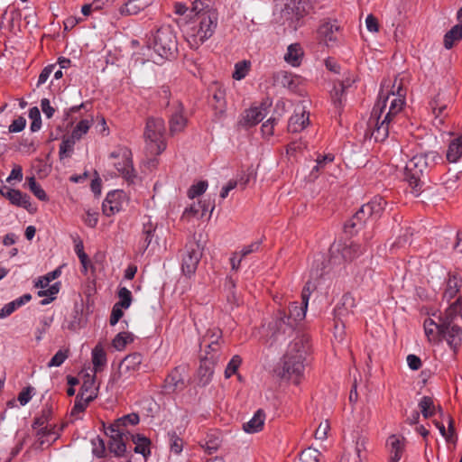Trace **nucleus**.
Wrapping results in <instances>:
<instances>
[{
    "label": "nucleus",
    "instance_id": "obj_47",
    "mask_svg": "<svg viewBox=\"0 0 462 462\" xmlns=\"http://www.w3.org/2000/svg\"><path fill=\"white\" fill-rule=\"evenodd\" d=\"M168 438L171 452L175 455H180L183 450V439L175 431L168 432Z\"/></svg>",
    "mask_w": 462,
    "mask_h": 462
},
{
    "label": "nucleus",
    "instance_id": "obj_37",
    "mask_svg": "<svg viewBox=\"0 0 462 462\" xmlns=\"http://www.w3.org/2000/svg\"><path fill=\"white\" fill-rule=\"evenodd\" d=\"M220 444L221 439L219 438V434L214 431L207 435L203 443H201V447L210 455L215 453L219 448Z\"/></svg>",
    "mask_w": 462,
    "mask_h": 462
},
{
    "label": "nucleus",
    "instance_id": "obj_13",
    "mask_svg": "<svg viewBox=\"0 0 462 462\" xmlns=\"http://www.w3.org/2000/svg\"><path fill=\"white\" fill-rule=\"evenodd\" d=\"M311 8L310 0H286L283 14L296 29L300 25V21L310 13Z\"/></svg>",
    "mask_w": 462,
    "mask_h": 462
},
{
    "label": "nucleus",
    "instance_id": "obj_55",
    "mask_svg": "<svg viewBox=\"0 0 462 462\" xmlns=\"http://www.w3.org/2000/svg\"><path fill=\"white\" fill-rule=\"evenodd\" d=\"M69 356V349L64 348L60 349L49 361L47 366L48 367H59L60 366L65 360Z\"/></svg>",
    "mask_w": 462,
    "mask_h": 462
},
{
    "label": "nucleus",
    "instance_id": "obj_6",
    "mask_svg": "<svg viewBox=\"0 0 462 462\" xmlns=\"http://www.w3.org/2000/svg\"><path fill=\"white\" fill-rule=\"evenodd\" d=\"M147 46L157 55V60L152 58L154 63L173 58L178 50L177 37L173 29L170 25H162L151 32Z\"/></svg>",
    "mask_w": 462,
    "mask_h": 462
},
{
    "label": "nucleus",
    "instance_id": "obj_5",
    "mask_svg": "<svg viewBox=\"0 0 462 462\" xmlns=\"http://www.w3.org/2000/svg\"><path fill=\"white\" fill-rule=\"evenodd\" d=\"M306 354L302 339L291 343L283 356L281 367L277 369L278 376L299 384L304 375Z\"/></svg>",
    "mask_w": 462,
    "mask_h": 462
},
{
    "label": "nucleus",
    "instance_id": "obj_61",
    "mask_svg": "<svg viewBox=\"0 0 462 462\" xmlns=\"http://www.w3.org/2000/svg\"><path fill=\"white\" fill-rule=\"evenodd\" d=\"M315 289V285L311 283V282H307L304 285L302 291H301V303L300 305L303 306V308L308 309L309 300L310 297Z\"/></svg>",
    "mask_w": 462,
    "mask_h": 462
},
{
    "label": "nucleus",
    "instance_id": "obj_17",
    "mask_svg": "<svg viewBox=\"0 0 462 462\" xmlns=\"http://www.w3.org/2000/svg\"><path fill=\"white\" fill-rule=\"evenodd\" d=\"M318 34L328 47H333L339 42L340 27L335 23L327 22L319 26Z\"/></svg>",
    "mask_w": 462,
    "mask_h": 462
},
{
    "label": "nucleus",
    "instance_id": "obj_12",
    "mask_svg": "<svg viewBox=\"0 0 462 462\" xmlns=\"http://www.w3.org/2000/svg\"><path fill=\"white\" fill-rule=\"evenodd\" d=\"M202 252L199 243L191 241L186 244L181 256V270L186 276L195 273L201 259Z\"/></svg>",
    "mask_w": 462,
    "mask_h": 462
},
{
    "label": "nucleus",
    "instance_id": "obj_54",
    "mask_svg": "<svg viewBox=\"0 0 462 462\" xmlns=\"http://www.w3.org/2000/svg\"><path fill=\"white\" fill-rule=\"evenodd\" d=\"M119 300L116 302L117 305L124 307L127 310L133 301L132 292L125 287H120L117 292Z\"/></svg>",
    "mask_w": 462,
    "mask_h": 462
},
{
    "label": "nucleus",
    "instance_id": "obj_31",
    "mask_svg": "<svg viewBox=\"0 0 462 462\" xmlns=\"http://www.w3.org/2000/svg\"><path fill=\"white\" fill-rule=\"evenodd\" d=\"M132 441L135 445L134 452L141 454L144 458H147L151 455V440L149 438L144 437L141 434L131 435Z\"/></svg>",
    "mask_w": 462,
    "mask_h": 462
},
{
    "label": "nucleus",
    "instance_id": "obj_22",
    "mask_svg": "<svg viewBox=\"0 0 462 462\" xmlns=\"http://www.w3.org/2000/svg\"><path fill=\"white\" fill-rule=\"evenodd\" d=\"M6 191L3 194V197L9 200L12 205L16 207L23 208L27 211H32V204L30 201V196L26 193H23L19 189L5 188Z\"/></svg>",
    "mask_w": 462,
    "mask_h": 462
},
{
    "label": "nucleus",
    "instance_id": "obj_39",
    "mask_svg": "<svg viewBox=\"0 0 462 462\" xmlns=\"http://www.w3.org/2000/svg\"><path fill=\"white\" fill-rule=\"evenodd\" d=\"M93 122V116L80 120L73 128L70 135L77 141L80 140L88 132Z\"/></svg>",
    "mask_w": 462,
    "mask_h": 462
},
{
    "label": "nucleus",
    "instance_id": "obj_57",
    "mask_svg": "<svg viewBox=\"0 0 462 462\" xmlns=\"http://www.w3.org/2000/svg\"><path fill=\"white\" fill-rule=\"evenodd\" d=\"M92 444V453L95 457L98 458H102L106 457V444L105 441L97 437L91 440Z\"/></svg>",
    "mask_w": 462,
    "mask_h": 462
},
{
    "label": "nucleus",
    "instance_id": "obj_62",
    "mask_svg": "<svg viewBox=\"0 0 462 462\" xmlns=\"http://www.w3.org/2000/svg\"><path fill=\"white\" fill-rule=\"evenodd\" d=\"M262 245V241L256 240L252 242L250 245H245L239 253L242 254L244 258L253 253H256L260 250Z\"/></svg>",
    "mask_w": 462,
    "mask_h": 462
},
{
    "label": "nucleus",
    "instance_id": "obj_10",
    "mask_svg": "<svg viewBox=\"0 0 462 462\" xmlns=\"http://www.w3.org/2000/svg\"><path fill=\"white\" fill-rule=\"evenodd\" d=\"M110 157L117 160L114 165L119 174L129 183H134L137 175L133 165L132 152L127 147H119L111 152Z\"/></svg>",
    "mask_w": 462,
    "mask_h": 462
},
{
    "label": "nucleus",
    "instance_id": "obj_48",
    "mask_svg": "<svg viewBox=\"0 0 462 462\" xmlns=\"http://www.w3.org/2000/svg\"><path fill=\"white\" fill-rule=\"evenodd\" d=\"M370 218L371 215L368 213V208H366L364 204L353 216L352 219L350 220V226L352 227L362 226Z\"/></svg>",
    "mask_w": 462,
    "mask_h": 462
},
{
    "label": "nucleus",
    "instance_id": "obj_44",
    "mask_svg": "<svg viewBox=\"0 0 462 462\" xmlns=\"http://www.w3.org/2000/svg\"><path fill=\"white\" fill-rule=\"evenodd\" d=\"M419 407L425 419L430 418L435 414L434 402L430 396H423L419 402Z\"/></svg>",
    "mask_w": 462,
    "mask_h": 462
},
{
    "label": "nucleus",
    "instance_id": "obj_14",
    "mask_svg": "<svg viewBox=\"0 0 462 462\" xmlns=\"http://www.w3.org/2000/svg\"><path fill=\"white\" fill-rule=\"evenodd\" d=\"M62 429V427L58 428L56 424L45 425L43 427H39L38 429H33V430H35V438L38 447L44 448L45 447L51 446L60 438Z\"/></svg>",
    "mask_w": 462,
    "mask_h": 462
},
{
    "label": "nucleus",
    "instance_id": "obj_7",
    "mask_svg": "<svg viewBox=\"0 0 462 462\" xmlns=\"http://www.w3.org/2000/svg\"><path fill=\"white\" fill-rule=\"evenodd\" d=\"M165 132V123L162 118L147 119L143 137L146 149L151 154L159 155L166 149Z\"/></svg>",
    "mask_w": 462,
    "mask_h": 462
},
{
    "label": "nucleus",
    "instance_id": "obj_64",
    "mask_svg": "<svg viewBox=\"0 0 462 462\" xmlns=\"http://www.w3.org/2000/svg\"><path fill=\"white\" fill-rule=\"evenodd\" d=\"M26 125V119L23 116H19L14 119L8 127L10 133L22 132Z\"/></svg>",
    "mask_w": 462,
    "mask_h": 462
},
{
    "label": "nucleus",
    "instance_id": "obj_21",
    "mask_svg": "<svg viewBox=\"0 0 462 462\" xmlns=\"http://www.w3.org/2000/svg\"><path fill=\"white\" fill-rule=\"evenodd\" d=\"M386 447L390 452L389 462H399L405 449V439L391 435L386 440Z\"/></svg>",
    "mask_w": 462,
    "mask_h": 462
},
{
    "label": "nucleus",
    "instance_id": "obj_30",
    "mask_svg": "<svg viewBox=\"0 0 462 462\" xmlns=\"http://www.w3.org/2000/svg\"><path fill=\"white\" fill-rule=\"evenodd\" d=\"M265 421V413L262 409L255 411L250 420L244 423L243 430L247 433H256L263 430Z\"/></svg>",
    "mask_w": 462,
    "mask_h": 462
},
{
    "label": "nucleus",
    "instance_id": "obj_33",
    "mask_svg": "<svg viewBox=\"0 0 462 462\" xmlns=\"http://www.w3.org/2000/svg\"><path fill=\"white\" fill-rule=\"evenodd\" d=\"M92 364L95 374L103 370L106 365V355L101 344H97L92 349Z\"/></svg>",
    "mask_w": 462,
    "mask_h": 462
},
{
    "label": "nucleus",
    "instance_id": "obj_58",
    "mask_svg": "<svg viewBox=\"0 0 462 462\" xmlns=\"http://www.w3.org/2000/svg\"><path fill=\"white\" fill-rule=\"evenodd\" d=\"M241 363L242 358L238 355H235L225 369V377L230 378L233 374H235L237 372Z\"/></svg>",
    "mask_w": 462,
    "mask_h": 462
},
{
    "label": "nucleus",
    "instance_id": "obj_8",
    "mask_svg": "<svg viewBox=\"0 0 462 462\" xmlns=\"http://www.w3.org/2000/svg\"><path fill=\"white\" fill-rule=\"evenodd\" d=\"M307 309L297 301H293L289 305V314L284 310H279L274 321L275 333L287 334L294 330L298 322L304 319Z\"/></svg>",
    "mask_w": 462,
    "mask_h": 462
},
{
    "label": "nucleus",
    "instance_id": "obj_53",
    "mask_svg": "<svg viewBox=\"0 0 462 462\" xmlns=\"http://www.w3.org/2000/svg\"><path fill=\"white\" fill-rule=\"evenodd\" d=\"M321 453L314 448H307L300 454L301 462H319Z\"/></svg>",
    "mask_w": 462,
    "mask_h": 462
},
{
    "label": "nucleus",
    "instance_id": "obj_9",
    "mask_svg": "<svg viewBox=\"0 0 462 462\" xmlns=\"http://www.w3.org/2000/svg\"><path fill=\"white\" fill-rule=\"evenodd\" d=\"M329 253L334 263H341L352 262L363 254V249L358 244L349 240L337 241L331 245Z\"/></svg>",
    "mask_w": 462,
    "mask_h": 462
},
{
    "label": "nucleus",
    "instance_id": "obj_2",
    "mask_svg": "<svg viewBox=\"0 0 462 462\" xmlns=\"http://www.w3.org/2000/svg\"><path fill=\"white\" fill-rule=\"evenodd\" d=\"M187 16L189 20L179 23L189 46L198 49L214 35L218 14L209 0H195Z\"/></svg>",
    "mask_w": 462,
    "mask_h": 462
},
{
    "label": "nucleus",
    "instance_id": "obj_35",
    "mask_svg": "<svg viewBox=\"0 0 462 462\" xmlns=\"http://www.w3.org/2000/svg\"><path fill=\"white\" fill-rule=\"evenodd\" d=\"M446 157L452 163L457 162L462 157V135L450 142Z\"/></svg>",
    "mask_w": 462,
    "mask_h": 462
},
{
    "label": "nucleus",
    "instance_id": "obj_25",
    "mask_svg": "<svg viewBox=\"0 0 462 462\" xmlns=\"http://www.w3.org/2000/svg\"><path fill=\"white\" fill-rule=\"evenodd\" d=\"M461 286V276L456 273H449L447 280L446 289L443 293V298L448 301L451 300L459 292Z\"/></svg>",
    "mask_w": 462,
    "mask_h": 462
},
{
    "label": "nucleus",
    "instance_id": "obj_42",
    "mask_svg": "<svg viewBox=\"0 0 462 462\" xmlns=\"http://www.w3.org/2000/svg\"><path fill=\"white\" fill-rule=\"evenodd\" d=\"M222 330L218 328H210L207 330L200 341V347L203 344L222 343Z\"/></svg>",
    "mask_w": 462,
    "mask_h": 462
},
{
    "label": "nucleus",
    "instance_id": "obj_20",
    "mask_svg": "<svg viewBox=\"0 0 462 462\" xmlns=\"http://www.w3.org/2000/svg\"><path fill=\"white\" fill-rule=\"evenodd\" d=\"M310 114L304 107H297L294 114L288 122V131L291 133H300L310 124Z\"/></svg>",
    "mask_w": 462,
    "mask_h": 462
},
{
    "label": "nucleus",
    "instance_id": "obj_3",
    "mask_svg": "<svg viewBox=\"0 0 462 462\" xmlns=\"http://www.w3.org/2000/svg\"><path fill=\"white\" fill-rule=\"evenodd\" d=\"M427 339L431 344L446 340L451 348L462 342V296L458 297L446 310L440 323L428 318L423 322Z\"/></svg>",
    "mask_w": 462,
    "mask_h": 462
},
{
    "label": "nucleus",
    "instance_id": "obj_51",
    "mask_svg": "<svg viewBox=\"0 0 462 462\" xmlns=\"http://www.w3.org/2000/svg\"><path fill=\"white\" fill-rule=\"evenodd\" d=\"M90 402H88V400H84V398H80V395L78 394L76 396L74 405L70 411V416L74 419H79V415L86 411Z\"/></svg>",
    "mask_w": 462,
    "mask_h": 462
},
{
    "label": "nucleus",
    "instance_id": "obj_49",
    "mask_svg": "<svg viewBox=\"0 0 462 462\" xmlns=\"http://www.w3.org/2000/svg\"><path fill=\"white\" fill-rule=\"evenodd\" d=\"M27 183L30 190L33 193V195L42 201H48L49 197L47 196L45 190L42 188V186L36 181L35 178L30 177L27 178Z\"/></svg>",
    "mask_w": 462,
    "mask_h": 462
},
{
    "label": "nucleus",
    "instance_id": "obj_34",
    "mask_svg": "<svg viewBox=\"0 0 462 462\" xmlns=\"http://www.w3.org/2000/svg\"><path fill=\"white\" fill-rule=\"evenodd\" d=\"M387 202L380 196H375L368 203L365 204L368 208V213L371 215L372 219H377L383 212Z\"/></svg>",
    "mask_w": 462,
    "mask_h": 462
},
{
    "label": "nucleus",
    "instance_id": "obj_59",
    "mask_svg": "<svg viewBox=\"0 0 462 462\" xmlns=\"http://www.w3.org/2000/svg\"><path fill=\"white\" fill-rule=\"evenodd\" d=\"M208 188V182L205 180H200L196 184H193L188 190V197L189 199H194L202 195Z\"/></svg>",
    "mask_w": 462,
    "mask_h": 462
},
{
    "label": "nucleus",
    "instance_id": "obj_15",
    "mask_svg": "<svg viewBox=\"0 0 462 462\" xmlns=\"http://www.w3.org/2000/svg\"><path fill=\"white\" fill-rule=\"evenodd\" d=\"M125 193L122 190L109 192L102 204L104 215L111 217L123 209L125 203Z\"/></svg>",
    "mask_w": 462,
    "mask_h": 462
},
{
    "label": "nucleus",
    "instance_id": "obj_43",
    "mask_svg": "<svg viewBox=\"0 0 462 462\" xmlns=\"http://www.w3.org/2000/svg\"><path fill=\"white\" fill-rule=\"evenodd\" d=\"M76 141L77 140L74 139L71 135L62 139L59 149V156L60 160L68 158L71 155L72 152L74 151Z\"/></svg>",
    "mask_w": 462,
    "mask_h": 462
},
{
    "label": "nucleus",
    "instance_id": "obj_23",
    "mask_svg": "<svg viewBox=\"0 0 462 462\" xmlns=\"http://www.w3.org/2000/svg\"><path fill=\"white\" fill-rule=\"evenodd\" d=\"M80 398L93 402L98 394V386L96 385V376L87 374L84 378L83 383L80 387L79 393Z\"/></svg>",
    "mask_w": 462,
    "mask_h": 462
},
{
    "label": "nucleus",
    "instance_id": "obj_18",
    "mask_svg": "<svg viewBox=\"0 0 462 462\" xmlns=\"http://www.w3.org/2000/svg\"><path fill=\"white\" fill-rule=\"evenodd\" d=\"M143 362V356L140 353H133L126 356L120 363L118 375L126 378L133 375L140 369Z\"/></svg>",
    "mask_w": 462,
    "mask_h": 462
},
{
    "label": "nucleus",
    "instance_id": "obj_63",
    "mask_svg": "<svg viewBox=\"0 0 462 462\" xmlns=\"http://www.w3.org/2000/svg\"><path fill=\"white\" fill-rule=\"evenodd\" d=\"M335 157L333 154L328 153L323 156H319L316 160L317 164L313 168V171H319L320 170L324 169L327 164L332 163Z\"/></svg>",
    "mask_w": 462,
    "mask_h": 462
},
{
    "label": "nucleus",
    "instance_id": "obj_56",
    "mask_svg": "<svg viewBox=\"0 0 462 462\" xmlns=\"http://www.w3.org/2000/svg\"><path fill=\"white\" fill-rule=\"evenodd\" d=\"M29 117L32 120L30 129L32 132H37L42 127V117L40 110L37 106L29 109Z\"/></svg>",
    "mask_w": 462,
    "mask_h": 462
},
{
    "label": "nucleus",
    "instance_id": "obj_1",
    "mask_svg": "<svg viewBox=\"0 0 462 462\" xmlns=\"http://www.w3.org/2000/svg\"><path fill=\"white\" fill-rule=\"evenodd\" d=\"M406 93L403 79L395 78L392 85L390 82L382 84L368 121L371 136L375 142H383L391 133H398L405 121L403 106Z\"/></svg>",
    "mask_w": 462,
    "mask_h": 462
},
{
    "label": "nucleus",
    "instance_id": "obj_50",
    "mask_svg": "<svg viewBox=\"0 0 462 462\" xmlns=\"http://www.w3.org/2000/svg\"><path fill=\"white\" fill-rule=\"evenodd\" d=\"M221 344L222 343L203 344L204 356L218 362L221 357Z\"/></svg>",
    "mask_w": 462,
    "mask_h": 462
},
{
    "label": "nucleus",
    "instance_id": "obj_16",
    "mask_svg": "<svg viewBox=\"0 0 462 462\" xmlns=\"http://www.w3.org/2000/svg\"><path fill=\"white\" fill-rule=\"evenodd\" d=\"M185 367L177 366L173 368L164 380L163 388L168 393L180 392L186 387Z\"/></svg>",
    "mask_w": 462,
    "mask_h": 462
},
{
    "label": "nucleus",
    "instance_id": "obj_27",
    "mask_svg": "<svg viewBox=\"0 0 462 462\" xmlns=\"http://www.w3.org/2000/svg\"><path fill=\"white\" fill-rule=\"evenodd\" d=\"M187 125V118L183 115V106L179 105L170 118V131L171 134L182 132Z\"/></svg>",
    "mask_w": 462,
    "mask_h": 462
},
{
    "label": "nucleus",
    "instance_id": "obj_38",
    "mask_svg": "<svg viewBox=\"0 0 462 462\" xmlns=\"http://www.w3.org/2000/svg\"><path fill=\"white\" fill-rule=\"evenodd\" d=\"M462 39V25L457 24L453 26L448 32L444 35V46L446 49L449 50L453 47L456 42H458Z\"/></svg>",
    "mask_w": 462,
    "mask_h": 462
},
{
    "label": "nucleus",
    "instance_id": "obj_52",
    "mask_svg": "<svg viewBox=\"0 0 462 462\" xmlns=\"http://www.w3.org/2000/svg\"><path fill=\"white\" fill-rule=\"evenodd\" d=\"M140 418L139 415L136 413H131L125 415L119 419H117L114 423L111 425H116L117 429H125L128 425H136L139 423Z\"/></svg>",
    "mask_w": 462,
    "mask_h": 462
},
{
    "label": "nucleus",
    "instance_id": "obj_11",
    "mask_svg": "<svg viewBox=\"0 0 462 462\" xmlns=\"http://www.w3.org/2000/svg\"><path fill=\"white\" fill-rule=\"evenodd\" d=\"M106 435L109 438L108 450L115 457H124L126 452V440L129 432L125 429H117L116 425H109L106 430Z\"/></svg>",
    "mask_w": 462,
    "mask_h": 462
},
{
    "label": "nucleus",
    "instance_id": "obj_26",
    "mask_svg": "<svg viewBox=\"0 0 462 462\" xmlns=\"http://www.w3.org/2000/svg\"><path fill=\"white\" fill-rule=\"evenodd\" d=\"M217 364V361L209 359L208 357L203 356L201 358L198 374L199 376V381L202 384H207L209 383L214 374L215 365Z\"/></svg>",
    "mask_w": 462,
    "mask_h": 462
},
{
    "label": "nucleus",
    "instance_id": "obj_45",
    "mask_svg": "<svg viewBox=\"0 0 462 462\" xmlns=\"http://www.w3.org/2000/svg\"><path fill=\"white\" fill-rule=\"evenodd\" d=\"M134 341V335L130 332L118 333L112 341L113 346L116 350H123L126 345Z\"/></svg>",
    "mask_w": 462,
    "mask_h": 462
},
{
    "label": "nucleus",
    "instance_id": "obj_60",
    "mask_svg": "<svg viewBox=\"0 0 462 462\" xmlns=\"http://www.w3.org/2000/svg\"><path fill=\"white\" fill-rule=\"evenodd\" d=\"M82 220L88 227L95 228L98 223V213L87 209L86 214L82 217Z\"/></svg>",
    "mask_w": 462,
    "mask_h": 462
},
{
    "label": "nucleus",
    "instance_id": "obj_36",
    "mask_svg": "<svg viewBox=\"0 0 462 462\" xmlns=\"http://www.w3.org/2000/svg\"><path fill=\"white\" fill-rule=\"evenodd\" d=\"M346 88L342 81H338L334 84L333 89L330 91L331 101L336 108L343 106Z\"/></svg>",
    "mask_w": 462,
    "mask_h": 462
},
{
    "label": "nucleus",
    "instance_id": "obj_40",
    "mask_svg": "<svg viewBox=\"0 0 462 462\" xmlns=\"http://www.w3.org/2000/svg\"><path fill=\"white\" fill-rule=\"evenodd\" d=\"M157 225L153 223L151 218H148L146 222H143V229H142V236L143 239V249H147L150 245L154 233L156 231Z\"/></svg>",
    "mask_w": 462,
    "mask_h": 462
},
{
    "label": "nucleus",
    "instance_id": "obj_32",
    "mask_svg": "<svg viewBox=\"0 0 462 462\" xmlns=\"http://www.w3.org/2000/svg\"><path fill=\"white\" fill-rule=\"evenodd\" d=\"M32 299V295L29 293L23 294V296L15 299L14 300L5 304L0 310V319H5L10 316L13 312L15 311L18 308L29 302Z\"/></svg>",
    "mask_w": 462,
    "mask_h": 462
},
{
    "label": "nucleus",
    "instance_id": "obj_24",
    "mask_svg": "<svg viewBox=\"0 0 462 462\" xmlns=\"http://www.w3.org/2000/svg\"><path fill=\"white\" fill-rule=\"evenodd\" d=\"M152 0H129L119 8L121 15H135L151 5Z\"/></svg>",
    "mask_w": 462,
    "mask_h": 462
},
{
    "label": "nucleus",
    "instance_id": "obj_4",
    "mask_svg": "<svg viewBox=\"0 0 462 462\" xmlns=\"http://www.w3.org/2000/svg\"><path fill=\"white\" fill-rule=\"evenodd\" d=\"M441 161V156L434 151L414 155L405 166L404 177L411 187V192L419 196L422 189V176Z\"/></svg>",
    "mask_w": 462,
    "mask_h": 462
},
{
    "label": "nucleus",
    "instance_id": "obj_46",
    "mask_svg": "<svg viewBox=\"0 0 462 462\" xmlns=\"http://www.w3.org/2000/svg\"><path fill=\"white\" fill-rule=\"evenodd\" d=\"M251 62L244 60L235 64V69L232 74V78L236 80H241L245 79L250 71Z\"/></svg>",
    "mask_w": 462,
    "mask_h": 462
},
{
    "label": "nucleus",
    "instance_id": "obj_29",
    "mask_svg": "<svg viewBox=\"0 0 462 462\" xmlns=\"http://www.w3.org/2000/svg\"><path fill=\"white\" fill-rule=\"evenodd\" d=\"M53 415V403L51 402H47L39 415L34 417L33 422L32 424V429H38L39 427H43L45 425H51V420Z\"/></svg>",
    "mask_w": 462,
    "mask_h": 462
},
{
    "label": "nucleus",
    "instance_id": "obj_19",
    "mask_svg": "<svg viewBox=\"0 0 462 462\" xmlns=\"http://www.w3.org/2000/svg\"><path fill=\"white\" fill-rule=\"evenodd\" d=\"M212 91L210 105L215 111V116L220 119L225 116L226 110V89L219 84L215 83Z\"/></svg>",
    "mask_w": 462,
    "mask_h": 462
},
{
    "label": "nucleus",
    "instance_id": "obj_28",
    "mask_svg": "<svg viewBox=\"0 0 462 462\" xmlns=\"http://www.w3.org/2000/svg\"><path fill=\"white\" fill-rule=\"evenodd\" d=\"M304 51L300 43L290 44L284 55V60L292 67H299L303 60Z\"/></svg>",
    "mask_w": 462,
    "mask_h": 462
},
{
    "label": "nucleus",
    "instance_id": "obj_41",
    "mask_svg": "<svg viewBox=\"0 0 462 462\" xmlns=\"http://www.w3.org/2000/svg\"><path fill=\"white\" fill-rule=\"evenodd\" d=\"M264 118L263 111L258 107H252L245 111L244 116V124L246 126H253L260 123Z\"/></svg>",
    "mask_w": 462,
    "mask_h": 462
}]
</instances>
